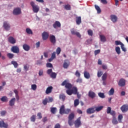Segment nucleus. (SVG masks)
<instances>
[{"mask_svg":"<svg viewBox=\"0 0 128 128\" xmlns=\"http://www.w3.org/2000/svg\"><path fill=\"white\" fill-rule=\"evenodd\" d=\"M57 74H56V73L53 72L50 74V76L52 78H56Z\"/></svg>","mask_w":128,"mask_h":128,"instance_id":"473e14b6","label":"nucleus"},{"mask_svg":"<svg viewBox=\"0 0 128 128\" xmlns=\"http://www.w3.org/2000/svg\"><path fill=\"white\" fill-rule=\"evenodd\" d=\"M94 8L96 10H97L98 14H100V12H102V10H100V8L98 6L94 5Z\"/></svg>","mask_w":128,"mask_h":128,"instance_id":"c85d7f7f","label":"nucleus"},{"mask_svg":"<svg viewBox=\"0 0 128 128\" xmlns=\"http://www.w3.org/2000/svg\"><path fill=\"white\" fill-rule=\"evenodd\" d=\"M116 52H117L118 54H120V48L119 46L116 48Z\"/></svg>","mask_w":128,"mask_h":128,"instance_id":"37998d69","label":"nucleus"},{"mask_svg":"<svg viewBox=\"0 0 128 128\" xmlns=\"http://www.w3.org/2000/svg\"><path fill=\"white\" fill-rule=\"evenodd\" d=\"M124 116H122V114H120L118 116V120L119 122H122V120Z\"/></svg>","mask_w":128,"mask_h":128,"instance_id":"58836bf2","label":"nucleus"},{"mask_svg":"<svg viewBox=\"0 0 128 128\" xmlns=\"http://www.w3.org/2000/svg\"><path fill=\"white\" fill-rule=\"evenodd\" d=\"M112 112V108L110 107H108L106 112L107 114H110V112Z\"/></svg>","mask_w":128,"mask_h":128,"instance_id":"bf43d9fd","label":"nucleus"},{"mask_svg":"<svg viewBox=\"0 0 128 128\" xmlns=\"http://www.w3.org/2000/svg\"><path fill=\"white\" fill-rule=\"evenodd\" d=\"M76 24L78 25H80V24H82V17H76Z\"/></svg>","mask_w":128,"mask_h":128,"instance_id":"5701e85b","label":"nucleus"},{"mask_svg":"<svg viewBox=\"0 0 128 128\" xmlns=\"http://www.w3.org/2000/svg\"><path fill=\"white\" fill-rule=\"evenodd\" d=\"M37 116H38V120H40L41 118H42V113L38 112L37 114Z\"/></svg>","mask_w":128,"mask_h":128,"instance_id":"4d7b16f0","label":"nucleus"},{"mask_svg":"<svg viewBox=\"0 0 128 128\" xmlns=\"http://www.w3.org/2000/svg\"><path fill=\"white\" fill-rule=\"evenodd\" d=\"M14 54H11V53H8L7 54V56L9 58H14Z\"/></svg>","mask_w":128,"mask_h":128,"instance_id":"a18cd8bd","label":"nucleus"},{"mask_svg":"<svg viewBox=\"0 0 128 128\" xmlns=\"http://www.w3.org/2000/svg\"><path fill=\"white\" fill-rule=\"evenodd\" d=\"M60 99L62 100H66V96L64 94H60Z\"/></svg>","mask_w":128,"mask_h":128,"instance_id":"6e6d98bb","label":"nucleus"},{"mask_svg":"<svg viewBox=\"0 0 128 128\" xmlns=\"http://www.w3.org/2000/svg\"><path fill=\"white\" fill-rule=\"evenodd\" d=\"M97 76L98 78H100L102 76V71H98L97 73Z\"/></svg>","mask_w":128,"mask_h":128,"instance_id":"603ef678","label":"nucleus"},{"mask_svg":"<svg viewBox=\"0 0 128 128\" xmlns=\"http://www.w3.org/2000/svg\"><path fill=\"white\" fill-rule=\"evenodd\" d=\"M88 36H92L93 32L92 30H88Z\"/></svg>","mask_w":128,"mask_h":128,"instance_id":"3c124183","label":"nucleus"},{"mask_svg":"<svg viewBox=\"0 0 128 128\" xmlns=\"http://www.w3.org/2000/svg\"><path fill=\"white\" fill-rule=\"evenodd\" d=\"M12 14L14 16H18L22 14V9L20 8H15L13 10Z\"/></svg>","mask_w":128,"mask_h":128,"instance_id":"20e7f679","label":"nucleus"},{"mask_svg":"<svg viewBox=\"0 0 128 128\" xmlns=\"http://www.w3.org/2000/svg\"><path fill=\"white\" fill-rule=\"evenodd\" d=\"M120 48L123 52H126V48H124V44H122V46H120Z\"/></svg>","mask_w":128,"mask_h":128,"instance_id":"5fc2aeb1","label":"nucleus"},{"mask_svg":"<svg viewBox=\"0 0 128 128\" xmlns=\"http://www.w3.org/2000/svg\"><path fill=\"white\" fill-rule=\"evenodd\" d=\"M11 51L14 54H18L20 52V48L18 46H13L11 48Z\"/></svg>","mask_w":128,"mask_h":128,"instance_id":"1a4fd4ad","label":"nucleus"},{"mask_svg":"<svg viewBox=\"0 0 128 128\" xmlns=\"http://www.w3.org/2000/svg\"><path fill=\"white\" fill-rule=\"evenodd\" d=\"M51 58L53 60H54V58H56V52H54L52 53Z\"/></svg>","mask_w":128,"mask_h":128,"instance_id":"13d9d810","label":"nucleus"},{"mask_svg":"<svg viewBox=\"0 0 128 128\" xmlns=\"http://www.w3.org/2000/svg\"><path fill=\"white\" fill-rule=\"evenodd\" d=\"M120 110L122 112H126L128 110V104H125L122 105L120 108Z\"/></svg>","mask_w":128,"mask_h":128,"instance_id":"9b49d317","label":"nucleus"},{"mask_svg":"<svg viewBox=\"0 0 128 128\" xmlns=\"http://www.w3.org/2000/svg\"><path fill=\"white\" fill-rule=\"evenodd\" d=\"M65 110H66V109L64 108V105H62L60 109V114H64Z\"/></svg>","mask_w":128,"mask_h":128,"instance_id":"aec40b11","label":"nucleus"},{"mask_svg":"<svg viewBox=\"0 0 128 128\" xmlns=\"http://www.w3.org/2000/svg\"><path fill=\"white\" fill-rule=\"evenodd\" d=\"M110 20L112 22H118V17L116 15L112 14L110 16Z\"/></svg>","mask_w":128,"mask_h":128,"instance_id":"dca6fc26","label":"nucleus"},{"mask_svg":"<svg viewBox=\"0 0 128 128\" xmlns=\"http://www.w3.org/2000/svg\"><path fill=\"white\" fill-rule=\"evenodd\" d=\"M100 50H96L94 51V54L95 56H96L97 54H100Z\"/></svg>","mask_w":128,"mask_h":128,"instance_id":"0e129e2a","label":"nucleus"},{"mask_svg":"<svg viewBox=\"0 0 128 128\" xmlns=\"http://www.w3.org/2000/svg\"><path fill=\"white\" fill-rule=\"evenodd\" d=\"M80 104V100L78 99H76L74 101V106H78Z\"/></svg>","mask_w":128,"mask_h":128,"instance_id":"e433bc0d","label":"nucleus"},{"mask_svg":"<svg viewBox=\"0 0 128 128\" xmlns=\"http://www.w3.org/2000/svg\"><path fill=\"white\" fill-rule=\"evenodd\" d=\"M112 123L113 124H118V120H116V118L113 117L112 120Z\"/></svg>","mask_w":128,"mask_h":128,"instance_id":"c756f323","label":"nucleus"},{"mask_svg":"<svg viewBox=\"0 0 128 128\" xmlns=\"http://www.w3.org/2000/svg\"><path fill=\"white\" fill-rule=\"evenodd\" d=\"M94 108H90L86 110V114H94L96 112V110Z\"/></svg>","mask_w":128,"mask_h":128,"instance_id":"ddd939ff","label":"nucleus"},{"mask_svg":"<svg viewBox=\"0 0 128 128\" xmlns=\"http://www.w3.org/2000/svg\"><path fill=\"white\" fill-rule=\"evenodd\" d=\"M60 52H62V50L60 49V48L58 47L56 50V54L58 55L60 54Z\"/></svg>","mask_w":128,"mask_h":128,"instance_id":"de8ad7c7","label":"nucleus"},{"mask_svg":"<svg viewBox=\"0 0 128 128\" xmlns=\"http://www.w3.org/2000/svg\"><path fill=\"white\" fill-rule=\"evenodd\" d=\"M88 96L89 98H94L96 96V94L94 92L90 90L88 92Z\"/></svg>","mask_w":128,"mask_h":128,"instance_id":"4468645a","label":"nucleus"},{"mask_svg":"<svg viewBox=\"0 0 128 128\" xmlns=\"http://www.w3.org/2000/svg\"><path fill=\"white\" fill-rule=\"evenodd\" d=\"M50 40L51 44H56V36L54 35L50 36Z\"/></svg>","mask_w":128,"mask_h":128,"instance_id":"9d476101","label":"nucleus"},{"mask_svg":"<svg viewBox=\"0 0 128 128\" xmlns=\"http://www.w3.org/2000/svg\"><path fill=\"white\" fill-rule=\"evenodd\" d=\"M54 128H60V124H56Z\"/></svg>","mask_w":128,"mask_h":128,"instance_id":"774afa93","label":"nucleus"},{"mask_svg":"<svg viewBox=\"0 0 128 128\" xmlns=\"http://www.w3.org/2000/svg\"><path fill=\"white\" fill-rule=\"evenodd\" d=\"M8 124L4 122V120H0V128H8Z\"/></svg>","mask_w":128,"mask_h":128,"instance_id":"2eb2a0df","label":"nucleus"},{"mask_svg":"<svg viewBox=\"0 0 128 128\" xmlns=\"http://www.w3.org/2000/svg\"><path fill=\"white\" fill-rule=\"evenodd\" d=\"M54 102V98H52V97H48V102Z\"/></svg>","mask_w":128,"mask_h":128,"instance_id":"680f3d73","label":"nucleus"},{"mask_svg":"<svg viewBox=\"0 0 128 128\" xmlns=\"http://www.w3.org/2000/svg\"><path fill=\"white\" fill-rule=\"evenodd\" d=\"M84 76L86 78H87L88 80V78H90V72H88L86 71H84Z\"/></svg>","mask_w":128,"mask_h":128,"instance_id":"b1692460","label":"nucleus"},{"mask_svg":"<svg viewBox=\"0 0 128 128\" xmlns=\"http://www.w3.org/2000/svg\"><path fill=\"white\" fill-rule=\"evenodd\" d=\"M98 96H100V98H106V96H104V93L99 92L98 93Z\"/></svg>","mask_w":128,"mask_h":128,"instance_id":"4c0bfd02","label":"nucleus"},{"mask_svg":"<svg viewBox=\"0 0 128 128\" xmlns=\"http://www.w3.org/2000/svg\"><path fill=\"white\" fill-rule=\"evenodd\" d=\"M46 67L47 68H52V64L50 63H47Z\"/></svg>","mask_w":128,"mask_h":128,"instance_id":"338daca9","label":"nucleus"},{"mask_svg":"<svg viewBox=\"0 0 128 128\" xmlns=\"http://www.w3.org/2000/svg\"><path fill=\"white\" fill-rule=\"evenodd\" d=\"M48 98H45L44 100H43L42 101V104H44V106H46V104H48Z\"/></svg>","mask_w":128,"mask_h":128,"instance_id":"c03bdc74","label":"nucleus"},{"mask_svg":"<svg viewBox=\"0 0 128 128\" xmlns=\"http://www.w3.org/2000/svg\"><path fill=\"white\" fill-rule=\"evenodd\" d=\"M48 36H50V33L46 32H44L42 34V38L43 40H46L48 38Z\"/></svg>","mask_w":128,"mask_h":128,"instance_id":"0eeeda50","label":"nucleus"},{"mask_svg":"<svg viewBox=\"0 0 128 128\" xmlns=\"http://www.w3.org/2000/svg\"><path fill=\"white\" fill-rule=\"evenodd\" d=\"M104 108V106H100L98 107H95V112H100Z\"/></svg>","mask_w":128,"mask_h":128,"instance_id":"7c9ffc66","label":"nucleus"},{"mask_svg":"<svg viewBox=\"0 0 128 128\" xmlns=\"http://www.w3.org/2000/svg\"><path fill=\"white\" fill-rule=\"evenodd\" d=\"M92 39H88L86 40V44H92Z\"/></svg>","mask_w":128,"mask_h":128,"instance_id":"052dcab7","label":"nucleus"},{"mask_svg":"<svg viewBox=\"0 0 128 128\" xmlns=\"http://www.w3.org/2000/svg\"><path fill=\"white\" fill-rule=\"evenodd\" d=\"M32 90H36V84H33L31 86Z\"/></svg>","mask_w":128,"mask_h":128,"instance_id":"8fccbe9b","label":"nucleus"},{"mask_svg":"<svg viewBox=\"0 0 128 128\" xmlns=\"http://www.w3.org/2000/svg\"><path fill=\"white\" fill-rule=\"evenodd\" d=\"M52 72H52V69H48V70H47V74H50H50H52Z\"/></svg>","mask_w":128,"mask_h":128,"instance_id":"69168bd1","label":"nucleus"},{"mask_svg":"<svg viewBox=\"0 0 128 128\" xmlns=\"http://www.w3.org/2000/svg\"><path fill=\"white\" fill-rule=\"evenodd\" d=\"M8 42H10V44H16V39L14 38L12 36H9L8 38Z\"/></svg>","mask_w":128,"mask_h":128,"instance_id":"a211bd4d","label":"nucleus"},{"mask_svg":"<svg viewBox=\"0 0 128 128\" xmlns=\"http://www.w3.org/2000/svg\"><path fill=\"white\" fill-rule=\"evenodd\" d=\"M36 115H33L30 117V121L34 122H36Z\"/></svg>","mask_w":128,"mask_h":128,"instance_id":"79ce46f5","label":"nucleus"},{"mask_svg":"<svg viewBox=\"0 0 128 128\" xmlns=\"http://www.w3.org/2000/svg\"><path fill=\"white\" fill-rule=\"evenodd\" d=\"M70 66V62L68 61V62L64 61L63 64V68H68Z\"/></svg>","mask_w":128,"mask_h":128,"instance_id":"393cba45","label":"nucleus"},{"mask_svg":"<svg viewBox=\"0 0 128 128\" xmlns=\"http://www.w3.org/2000/svg\"><path fill=\"white\" fill-rule=\"evenodd\" d=\"M56 110H58V109L56 108H50V112L53 114H55L56 113Z\"/></svg>","mask_w":128,"mask_h":128,"instance_id":"cd10ccee","label":"nucleus"},{"mask_svg":"<svg viewBox=\"0 0 128 128\" xmlns=\"http://www.w3.org/2000/svg\"><path fill=\"white\" fill-rule=\"evenodd\" d=\"M114 88H112L108 92L109 96H114Z\"/></svg>","mask_w":128,"mask_h":128,"instance_id":"2f4dec72","label":"nucleus"},{"mask_svg":"<svg viewBox=\"0 0 128 128\" xmlns=\"http://www.w3.org/2000/svg\"><path fill=\"white\" fill-rule=\"evenodd\" d=\"M26 32H27L28 34H33L32 30H30V28H27L26 29Z\"/></svg>","mask_w":128,"mask_h":128,"instance_id":"c9c22d12","label":"nucleus"},{"mask_svg":"<svg viewBox=\"0 0 128 128\" xmlns=\"http://www.w3.org/2000/svg\"><path fill=\"white\" fill-rule=\"evenodd\" d=\"M11 64H13V66H14V68H16L18 66V64L16 61H12Z\"/></svg>","mask_w":128,"mask_h":128,"instance_id":"72a5a7b5","label":"nucleus"},{"mask_svg":"<svg viewBox=\"0 0 128 128\" xmlns=\"http://www.w3.org/2000/svg\"><path fill=\"white\" fill-rule=\"evenodd\" d=\"M14 104H16V98H12L9 101V106H14Z\"/></svg>","mask_w":128,"mask_h":128,"instance_id":"6ab92c4d","label":"nucleus"},{"mask_svg":"<svg viewBox=\"0 0 128 128\" xmlns=\"http://www.w3.org/2000/svg\"><path fill=\"white\" fill-rule=\"evenodd\" d=\"M0 100L4 102H8V98L6 96H4L0 98Z\"/></svg>","mask_w":128,"mask_h":128,"instance_id":"bb28decb","label":"nucleus"},{"mask_svg":"<svg viewBox=\"0 0 128 128\" xmlns=\"http://www.w3.org/2000/svg\"><path fill=\"white\" fill-rule=\"evenodd\" d=\"M54 28L56 30V28H60L62 26V24L60 21H56L54 24H52Z\"/></svg>","mask_w":128,"mask_h":128,"instance_id":"6e6552de","label":"nucleus"},{"mask_svg":"<svg viewBox=\"0 0 128 128\" xmlns=\"http://www.w3.org/2000/svg\"><path fill=\"white\" fill-rule=\"evenodd\" d=\"M30 6L32 8L34 12H36V13L38 12V10H40V8H38V6L36 5V4H34V2H31Z\"/></svg>","mask_w":128,"mask_h":128,"instance_id":"7ed1b4c3","label":"nucleus"},{"mask_svg":"<svg viewBox=\"0 0 128 128\" xmlns=\"http://www.w3.org/2000/svg\"><path fill=\"white\" fill-rule=\"evenodd\" d=\"M100 38L101 42H106V36L102 34H100Z\"/></svg>","mask_w":128,"mask_h":128,"instance_id":"4be33fe9","label":"nucleus"},{"mask_svg":"<svg viewBox=\"0 0 128 128\" xmlns=\"http://www.w3.org/2000/svg\"><path fill=\"white\" fill-rule=\"evenodd\" d=\"M75 76L77 77V78H80V72H78V70H76L75 72Z\"/></svg>","mask_w":128,"mask_h":128,"instance_id":"09e8293b","label":"nucleus"},{"mask_svg":"<svg viewBox=\"0 0 128 128\" xmlns=\"http://www.w3.org/2000/svg\"><path fill=\"white\" fill-rule=\"evenodd\" d=\"M107 78H108V73L105 72L102 76V80H103V82H105V80H106Z\"/></svg>","mask_w":128,"mask_h":128,"instance_id":"a878e982","label":"nucleus"},{"mask_svg":"<svg viewBox=\"0 0 128 128\" xmlns=\"http://www.w3.org/2000/svg\"><path fill=\"white\" fill-rule=\"evenodd\" d=\"M74 114L71 113L70 114L68 117V124L70 126H74L76 128H78L82 126V121L80 120L81 117L78 118L74 122Z\"/></svg>","mask_w":128,"mask_h":128,"instance_id":"f03ea898","label":"nucleus"},{"mask_svg":"<svg viewBox=\"0 0 128 128\" xmlns=\"http://www.w3.org/2000/svg\"><path fill=\"white\" fill-rule=\"evenodd\" d=\"M24 68L26 72H28V69L30 68V65L28 64H26L24 65Z\"/></svg>","mask_w":128,"mask_h":128,"instance_id":"ea45409f","label":"nucleus"},{"mask_svg":"<svg viewBox=\"0 0 128 128\" xmlns=\"http://www.w3.org/2000/svg\"><path fill=\"white\" fill-rule=\"evenodd\" d=\"M70 112H72V110H70V108L66 109L65 111L64 112V114H68Z\"/></svg>","mask_w":128,"mask_h":128,"instance_id":"49530a36","label":"nucleus"},{"mask_svg":"<svg viewBox=\"0 0 128 128\" xmlns=\"http://www.w3.org/2000/svg\"><path fill=\"white\" fill-rule=\"evenodd\" d=\"M3 27L6 30H10V24L6 21L4 22Z\"/></svg>","mask_w":128,"mask_h":128,"instance_id":"423d86ee","label":"nucleus"},{"mask_svg":"<svg viewBox=\"0 0 128 128\" xmlns=\"http://www.w3.org/2000/svg\"><path fill=\"white\" fill-rule=\"evenodd\" d=\"M119 86H126V80L124 78H120L118 83Z\"/></svg>","mask_w":128,"mask_h":128,"instance_id":"f8f14e48","label":"nucleus"},{"mask_svg":"<svg viewBox=\"0 0 128 128\" xmlns=\"http://www.w3.org/2000/svg\"><path fill=\"white\" fill-rule=\"evenodd\" d=\"M76 82H78L79 84H82V78H78L76 80Z\"/></svg>","mask_w":128,"mask_h":128,"instance_id":"864d4df0","label":"nucleus"},{"mask_svg":"<svg viewBox=\"0 0 128 128\" xmlns=\"http://www.w3.org/2000/svg\"><path fill=\"white\" fill-rule=\"evenodd\" d=\"M70 32H71L73 36H76L78 38L82 37V35L80 34V32H78V31H76V30H75L74 28H72L71 29Z\"/></svg>","mask_w":128,"mask_h":128,"instance_id":"39448f33","label":"nucleus"},{"mask_svg":"<svg viewBox=\"0 0 128 128\" xmlns=\"http://www.w3.org/2000/svg\"><path fill=\"white\" fill-rule=\"evenodd\" d=\"M62 86H64L66 88H67L66 93L68 96H72V94H76L78 98H80V94L78 92V88L76 86L72 87V85L70 83H68L67 80H64L61 84Z\"/></svg>","mask_w":128,"mask_h":128,"instance_id":"f257e3e1","label":"nucleus"},{"mask_svg":"<svg viewBox=\"0 0 128 128\" xmlns=\"http://www.w3.org/2000/svg\"><path fill=\"white\" fill-rule=\"evenodd\" d=\"M100 2L103 4H108V1L106 0H100Z\"/></svg>","mask_w":128,"mask_h":128,"instance_id":"e2e57ef3","label":"nucleus"},{"mask_svg":"<svg viewBox=\"0 0 128 128\" xmlns=\"http://www.w3.org/2000/svg\"><path fill=\"white\" fill-rule=\"evenodd\" d=\"M52 86H50L46 89V94H51V92H52Z\"/></svg>","mask_w":128,"mask_h":128,"instance_id":"f3484780","label":"nucleus"},{"mask_svg":"<svg viewBox=\"0 0 128 128\" xmlns=\"http://www.w3.org/2000/svg\"><path fill=\"white\" fill-rule=\"evenodd\" d=\"M65 10H70V9L72 8L70 7V4H66L64 6Z\"/></svg>","mask_w":128,"mask_h":128,"instance_id":"f704fd0d","label":"nucleus"},{"mask_svg":"<svg viewBox=\"0 0 128 128\" xmlns=\"http://www.w3.org/2000/svg\"><path fill=\"white\" fill-rule=\"evenodd\" d=\"M115 44L116 46H122V44H122V42L119 41V40H116L115 41Z\"/></svg>","mask_w":128,"mask_h":128,"instance_id":"a19ab883","label":"nucleus"},{"mask_svg":"<svg viewBox=\"0 0 128 128\" xmlns=\"http://www.w3.org/2000/svg\"><path fill=\"white\" fill-rule=\"evenodd\" d=\"M22 48L24 50H26V52H28V50H30V46H28L27 44H24Z\"/></svg>","mask_w":128,"mask_h":128,"instance_id":"412c9836","label":"nucleus"}]
</instances>
